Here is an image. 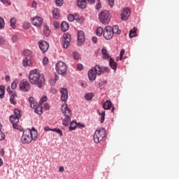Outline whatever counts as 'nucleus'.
<instances>
[{
    "mask_svg": "<svg viewBox=\"0 0 179 179\" xmlns=\"http://www.w3.org/2000/svg\"><path fill=\"white\" fill-rule=\"evenodd\" d=\"M23 54H24V55L25 57H27V58H30V59H31V58L33 57V52H32V51L30 50H28V49L24 50L23 51Z\"/></svg>",
    "mask_w": 179,
    "mask_h": 179,
    "instance_id": "b1692460",
    "label": "nucleus"
},
{
    "mask_svg": "<svg viewBox=\"0 0 179 179\" xmlns=\"http://www.w3.org/2000/svg\"><path fill=\"white\" fill-rule=\"evenodd\" d=\"M50 92H52V94H55L57 92V90H56V88H50Z\"/></svg>",
    "mask_w": 179,
    "mask_h": 179,
    "instance_id": "5fc2aeb1",
    "label": "nucleus"
},
{
    "mask_svg": "<svg viewBox=\"0 0 179 179\" xmlns=\"http://www.w3.org/2000/svg\"><path fill=\"white\" fill-rule=\"evenodd\" d=\"M98 114L101 115V123H103L105 120V116H106V112H101L100 110H98Z\"/></svg>",
    "mask_w": 179,
    "mask_h": 179,
    "instance_id": "72a5a7b5",
    "label": "nucleus"
},
{
    "mask_svg": "<svg viewBox=\"0 0 179 179\" xmlns=\"http://www.w3.org/2000/svg\"><path fill=\"white\" fill-rule=\"evenodd\" d=\"M43 64H44V65H47L48 64V57H45L43 58Z\"/></svg>",
    "mask_w": 179,
    "mask_h": 179,
    "instance_id": "864d4df0",
    "label": "nucleus"
},
{
    "mask_svg": "<svg viewBox=\"0 0 179 179\" xmlns=\"http://www.w3.org/2000/svg\"><path fill=\"white\" fill-rule=\"evenodd\" d=\"M114 36V33L113 31V27L111 26L105 27V29H103V38L106 40H110L113 38Z\"/></svg>",
    "mask_w": 179,
    "mask_h": 179,
    "instance_id": "6e6552de",
    "label": "nucleus"
},
{
    "mask_svg": "<svg viewBox=\"0 0 179 179\" xmlns=\"http://www.w3.org/2000/svg\"><path fill=\"white\" fill-rule=\"evenodd\" d=\"M108 2H109V6H110V8H113L115 4V0H108Z\"/></svg>",
    "mask_w": 179,
    "mask_h": 179,
    "instance_id": "8fccbe9b",
    "label": "nucleus"
},
{
    "mask_svg": "<svg viewBox=\"0 0 179 179\" xmlns=\"http://www.w3.org/2000/svg\"><path fill=\"white\" fill-rule=\"evenodd\" d=\"M14 113L15 115H12V116L10 117V121L13 124L14 129L22 131L23 129L18 124L20 118L21 117L20 110H19V109H15Z\"/></svg>",
    "mask_w": 179,
    "mask_h": 179,
    "instance_id": "7ed1b4c3",
    "label": "nucleus"
},
{
    "mask_svg": "<svg viewBox=\"0 0 179 179\" xmlns=\"http://www.w3.org/2000/svg\"><path fill=\"white\" fill-rule=\"evenodd\" d=\"M44 129L46 131H51L52 129H50V127H48V126H47L46 127H44Z\"/></svg>",
    "mask_w": 179,
    "mask_h": 179,
    "instance_id": "052dcab7",
    "label": "nucleus"
},
{
    "mask_svg": "<svg viewBox=\"0 0 179 179\" xmlns=\"http://www.w3.org/2000/svg\"><path fill=\"white\" fill-rule=\"evenodd\" d=\"M20 90L22 92H27L30 90L31 87L29 83L27 81V80H23L20 82V84L19 85Z\"/></svg>",
    "mask_w": 179,
    "mask_h": 179,
    "instance_id": "9d476101",
    "label": "nucleus"
},
{
    "mask_svg": "<svg viewBox=\"0 0 179 179\" xmlns=\"http://www.w3.org/2000/svg\"><path fill=\"white\" fill-rule=\"evenodd\" d=\"M73 16H74V20H79V15L78 14L76 13V14L73 15Z\"/></svg>",
    "mask_w": 179,
    "mask_h": 179,
    "instance_id": "13d9d810",
    "label": "nucleus"
},
{
    "mask_svg": "<svg viewBox=\"0 0 179 179\" xmlns=\"http://www.w3.org/2000/svg\"><path fill=\"white\" fill-rule=\"evenodd\" d=\"M96 75L97 74L93 67L88 71V78H90V80L94 81L96 78Z\"/></svg>",
    "mask_w": 179,
    "mask_h": 179,
    "instance_id": "dca6fc26",
    "label": "nucleus"
},
{
    "mask_svg": "<svg viewBox=\"0 0 179 179\" xmlns=\"http://www.w3.org/2000/svg\"><path fill=\"white\" fill-rule=\"evenodd\" d=\"M52 14L53 15V18L58 20L59 17V9L55 8L53 11H52Z\"/></svg>",
    "mask_w": 179,
    "mask_h": 179,
    "instance_id": "393cba45",
    "label": "nucleus"
},
{
    "mask_svg": "<svg viewBox=\"0 0 179 179\" xmlns=\"http://www.w3.org/2000/svg\"><path fill=\"white\" fill-rule=\"evenodd\" d=\"M77 69H78V71H82L83 69V65L82 64H78L77 65Z\"/></svg>",
    "mask_w": 179,
    "mask_h": 179,
    "instance_id": "603ef678",
    "label": "nucleus"
},
{
    "mask_svg": "<svg viewBox=\"0 0 179 179\" xmlns=\"http://www.w3.org/2000/svg\"><path fill=\"white\" fill-rule=\"evenodd\" d=\"M35 113L38 114L39 115L43 114V108L41 106H36V108L35 109Z\"/></svg>",
    "mask_w": 179,
    "mask_h": 179,
    "instance_id": "c9c22d12",
    "label": "nucleus"
},
{
    "mask_svg": "<svg viewBox=\"0 0 179 179\" xmlns=\"http://www.w3.org/2000/svg\"><path fill=\"white\" fill-rule=\"evenodd\" d=\"M106 137V131L105 129H99L95 131V134H94V142L95 143H99Z\"/></svg>",
    "mask_w": 179,
    "mask_h": 179,
    "instance_id": "39448f33",
    "label": "nucleus"
},
{
    "mask_svg": "<svg viewBox=\"0 0 179 179\" xmlns=\"http://www.w3.org/2000/svg\"><path fill=\"white\" fill-rule=\"evenodd\" d=\"M50 108V106L49 103H45V108L46 110H49Z\"/></svg>",
    "mask_w": 179,
    "mask_h": 179,
    "instance_id": "bf43d9fd",
    "label": "nucleus"
},
{
    "mask_svg": "<svg viewBox=\"0 0 179 179\" xmlns=\"http://www.w3.org/2000/svg\"><path fill=\"white\" fill-rule=\"evenodd\" d=\"M109 66H110V68H112V69L116 71L117 69V62H115L114 61V59L113 58H109Z\"/></svg>",
    "mask_w": 179,
    "mask_h": 179,
    "instance_id": "4be33fe9",
    "label": "nucleus"
},
{
    "mask_svg": "<svg viewBox=\"0 0 179 179\" xmlns=\"http://www.w3.org/2000/svg\"><path fill=\"white\" fill-rule=\"evenodd\" d=\"M92 69H94V70L95 71V73L98 76H101L106 72L109 73L110 71V69L108 67H106V66L101 67L98 64L95 65V67H92Z\"/></svg>",
    "mask_w": 179,
    "mask_h": 179,
    "instance_id": "1a4fd4ad",
    "label": "nucleus"
},
{
    "mask_svg": "<svg viewBox=\"0 0 179 179\" xmlns=\"http://www.w3.org/2000/svg\"><path fill=\"white\" fill-rule=\"evenodd\" d=\"M73 57H74V59L78 60L80 58V55L78 52H73Z\"/></svg>",
    "mask_w": 179,
    "mask_h": 179,
    "instance_id": "79ce46f5",
    "label": "nucleus"
},
{
    "mask_svg": "<svg viewBox=\"0 0 179 179\" xmlns=\"http://www.w3.org/2000/svg\"><path fill=\"white\" fill-rule=\"evenodd\" d=\"M77 127H78V123L76 122L73 121L71 122V123H70V127H69V131H72L75 130Z\"/></svg>",
    "mask_w": 179,
    "mask_h": 179,
    "instance_id": "cd10ccee",
    "label": "nucleus"
},
{
    "mask_svg": "<svg viewBox=\"0 0 179 179\" xmlns=\"http://www.w3.org/2000/svg\"><path fill=\"white\" fill-rule=\"evenodd\" d=\"M92 42H94V43H97V37L96 36H92Z\"/></svg>",
    "mask_w": 179,
    "mask_h": 179,
    "instance_id": "4d7b16f0",
    "label": "nucleus"
},
{
    "mask_svg": "<svg viewBox=\"0 0 179 179\" xmlns=\"http://www.w3.org/2000/svg\"><path fill=\"white\" fill-rule=\"evenodd\" d=\"M59 171L64 172V168L63 166H60V168H59Z\"/></svg>",
    "mask_w": 179,
    "mask_h": 179,
    "instance_id": "0e129e2a",
    "label": "nucleus"
},
{
    "mask_svg": "<svg viewBox=\"0 0 179 179\" xmlns=\"http://www.w3.org/2000/svg\"><path fill=\"white\" fill-rule=\"evenodd\" d=\"M111 20V15L108 10H102L99 14V21L101 23L106 25Z\"/></svg>",
    "mask_w": 179,
    "mask_h": 179,
    "instance_id": "423d86ee",
    "label": "nucleus"
},
{
    "mask_svg": "<svg viewBox=\"0 0 179 179\" xmlns=\"http://www.w3.org/2000/svg\"><path fill=\"white\" fill-rule=\"evenodd\" d=\"M29 101L32 108L35 109L37 107V102L35 101L34 98L30 96V98H29Z\"/></svg>",
    "mask_w": 179,
    "mask_h": 179,
    "instance_id": "5701e85b",
    "label": "nucleus"
},
{
    "mask_svg": "<svg viewBox=\"0 0 179 179\" xmlns=\"http://www.w3.org/2000/svg\"><path fill=\"white\" fill-rule=\"evenodd\" d=\"M77 6H78L81 9H85L87 7L86 0H78L77 1Z\"/></svg>",
    "mask_w": 179,
    "mask_h": 179,
    "instance_id": "a211bd4d",
    "label": "nucleus"
},
{
    "mask_svg": "<svg viewBox=\"0 0 179 179\" xmlns=\"http://www.w3.org/2000/svg\"><path fill=\"white\" fill-rule=\"evenodd\" d=\"M55 2L57 6H62L63 5V0H55Z\"/></svg>",
    "mask_w": 179,
    "mask_h": 179,
    "instance_id": "a18cd8bd",
    "label": "nucleus"
},
{
    "mask_svg": "<svg viewBox=\"0 0 179 179\" xmlns=\"http://www.w3.org/2000/svg\"><path fill=\"white\" fill-rule=\"evenodd\" d=\"M6 91H7L9 94H12V93H13V92L10 90V87H7Z\"/></svg>",
    "mask_w": 179,
    "mask_h": 179,
    "instance_id": "e2e57ef3",
    "label": "nucleus"
},
{
    "mask_svg": "<svg viewBox=\"0 0 179 179\" xmlns=\"http://www.w3.org/2000/svg\"><path fill=\"white\" fill-rule=\"evenodd\" d=\"M101 52L102 58H103V59H108L110 58V55L108 53V51L106 48H103Z\"/></svg>",
    "mask_w": 179,
    "mask_h": 179,
    "instance_id": "6ab92c4d",
    "label": "nucleus"
},
{
    "mask_svg": "<svg viewBox=\"0 0 179 179\" xmlns=\"http://www.w3.org/2000/svg\"><path fill=\"white\" fill-rule=\"evenodd\" d=\"M85 33L82 30L78 31L77 43L78 44V45H82V44L85 42Z\"/></svg>",
    "mask_w": 179,
    "mask_h": 179,
    "instance_id": "4468645a",
    "label": "nucleus"
},
{
    "mask_svg": "<svg viewBox=\"0 0 179 179\" xmlns=\"http://www.w3.org/2000/svg\"><path fill=\"white\" fill-rule=\"evenodd\" d=\"M59 76H55V78H50V80H49V83H50V85L55 86V83H57V80H59Z\"/></svg>",
    "mask_w": 179,
    "mask_h": 179,
    "instance_id": "bb28decb",
    "label": "nucleus"
},
{
    "mask_svg": "<svg viewBox=\"0 0 179 179\" xmlns=\"http://www.w3.org/2000/svg\"><path fill=\"white\" fill-rule=\"evenodd\" d=\"M60 93H62V101L66 102L68 100V91L66 88H61Z\"/></svg>",
    "mask_w": 179,
    "mask_h": 179,
    "instance_id": "f3484780",
    "label": "nucleus"
},
{
    "mask_svg": "<svg viewBox=\"0 0 179 179\" xmlns=\"http://www.w3.org/2000/svg\"><path fill=\"white\" fill-rule=\"evenodd\" d=\"M66 70H67V66L64 62L59 61L57 64H56V71H57L59 74L65 75L66 73Z\"/></svg>",
    "mask_w": 179,
    "mask_h": 179,
    "instance_id": "0eeeda50",
    "label": "nucleus"
},
{
    "mask_svg": "<svg viewBox=\"0 0 179 179\" xmlns=\"http://www.w3.org/2000/svg\"><path fill=\"white\" fill-rule=\"evenodd\" d=\"M103 33V29L101 27H98V29H96V36H101Z\"/></svg>",
    "mask_w": 179,
    "mask_h": 179,
    "instance_id": "473e14b6",
    "label": "nucleus"
},
{
    "mask_svg": "<svg viewBox=\"0 0 179 179\" xmlns=\"http://www.w3.org/2000/svg\"><path fill=\"white\" fill-rule=\"evenodd\" d=\"M1 2L3 3H4V4H6V3H9V0H1Z\"/></svg>",
    "mask_w": 179,
    "mask_h": 179,
    "instance_id": "680f3d73",
    "label": "nucleus"
},
{
    "mask_svg": "<svg viewBox=\"0 0 179 179\" xmlns=\"http://www.w3.org/2000/svg\"><path fill=\"white\" fill-rule=\"evenodd\" d=\"M47 100H48L47 96H43L42 99H41V101L42 103H43V102L47 101Z\"/></svg>",
    "mask_w": 179,
    "mask_h": 179,
    "instance_id": "6e6d98bb",
    "label": "nucleus"
},
{
    "mask_svg": "<svg viewBox=\"0 0 179 179\" xmlns=\"http://www.w3.org/2000/svg\"><path fill=\"white\" fill-rule=\"evenodd\" d=\"M18 83H19L18 80H15V81H13V83H12V84H11V89L13 90H15L17 88Z\"/></svg>",
    "mask_w": 179,
    "mask_h": 179,
    "instance_id": "4c0bfd02",
    "label": "nucleus"
},
{
    "mask_svg": "<svg viewBox=\"0 0 179 179\" xmlns=\"http://www.w3.org/2000/svg\"><path fill=\"white\" fill-rule=\"evenodd\" d=\"M5 21L2 17H0V29H4Z\"/></svg>",
    "mask_w": 179,
    "mask_h": 179,
    "instance_id": "a19ab883",
    "label": "nucleus"
},
{
    "mask_svg": "<svg viewBox=\"0 0 179 179\" xmlns=\"http://www.w3.org/2000/svg\"><path fill=\"white\" fill-rule=\"evenodd\" d=\"M67 20H69V21L70 22H73L75 20V17L73 15H69V16L67 17Z\"/></svg>",
    "mask_w": 179,
    "mask_h": 179,
    "instance_id": "de8ad7c7",
    "label": "nucleus"
},
{
    "mask_svg": "<svg viewBox=\"0 0 179 179\" xmlns=\"http://www.w3.org/2000/svg\"><path fill=\"white\" fill-rule=\"evenodd\" d=\"M136 31H137V27H133V29H131L129 31V38H132L136 37L137 36Z\"/></svg>",
    "mask_w": 179,
    "mask_h": 179,
    "instance_id": "aec40b11",
    "label": "nucleus"
},
{
    "mask_svg": "<svg viewBox=\"0 0 179 179\" xmlns=\"http://www.w3.org/2000/svg\"><path fill=\"white\" fill-rule=\"evenodd\" d=\"M69 28V24L68 22L63 21L62 22V31L66 32Z\"/></svg>",
    "mask_w": 179,
    "mask_h": 179,
    "instance_id": "a878e982",
    "label": "nucleus"
},
{
    "mask_svg": "<svg viewBox=\"0 0 179 179\" xmlns=\"http://www.w3.org/2000/svg\"><path fill=\"white\" fill-rule=\"evenodd\" d=\"M130 15H131V10L129 8H123L120 14L121 20L123 21H127Z\"/></svg>",
    "mask_w": 179,
    "mask_h": 179,
    "instance_id": "9b49d317",
    "label": "nucleus"
},
{
    "mask_svg": "<svg viewBox=\"0 0 179 179\" xmlns=\"http://www.w3.org/2000/svg\"><path fill=\"white\" fill-rule=\"evenodd\" d=\"M124 54H125V50L124 49H122L120 52V60L122 59Z\"/></svg>",
    "mask_w": 179,
    "mask_h": 179,
    "instance_id": "c03bdc74",
    "label": "nucleus"
},
{
    "mask_svg": "<svg viewBox=\"0 0 179 179\" xmlns=\"http://www.w3.org/2000/svg\"><path fill=\"white\" fill-rule=\"evenodd\" d=\"M30 27H31L30 23L27 22H24L23 24V27L24 29H29L30 28Z\"/></svg>",
    "mask_w": 179,
    "mask_h": 179,
    "instance_id": "37998d69",
    "label": "nucleus"
},
{
    "mask_svg": "<svg viewBox=\"0 0 179 179\" xmlns=\"http://www.w3.org/2000/svg\"><path fill=\"white\" fill-rule=\"evenodd\" d=\"M29 80L32 85H36L39 88L43 87L45 82L44 74L41 73L37 69H33L29 72Z\"/></svg>",
    "mask_w": 179,
    "mask_h": 179,
    "instance_id": "f257e3e1",
    "label": "nucleus"
},
{
    "mask_svg": "<svg viewBox=\"0 0 179 179\" xmlns=\"http://www.w3.org/2000/svg\"><path fill=\"white\" fill-rule=\"evenodd\" d=\"M10 77H9V76H7L6 77V82L10 81Z\"/></svg>",
    "mask_w": 179,
    "mask_h": 179,
    "instance_id": "338daca9",
    "label": "nucleus"
},
{
    "mask_svg": "<svg viewBox=\"0 0 179 179\" xmlns=\"http://www.w3.org/2000/svg\"><path fill=\"white\" fill-rule=\"evenodd\" d=\"M111 107H112V103L110 101H106V102L103 103V109L105 110H109L111 108Z\"/></svg>",
    "mask_w": 179,
    "mask_h": 179,
    "instance_id": "c756f323",
    "label": "nucleus"
},
{
    "mask_svg": "<svg viewBox=\"0 0 179 179\" xmlns=\"http://www.w3.org/2000/svg\"><path fill=\"white\" fill-rule=\"evenodd\" d=\"M51 31L49 29V27L47 25L44 26V29H43V34L46 36L48 37L50 36Z\"/></svg>",
    "mask_w": 179,
    "mask_h": 179,
    "instance_id": "c85d7f7f",
    "label": "nucleus"
},
{
    "mask_svg": "<svg viewBox=\"0 0 179 179\" xmlns=\"http://www.w3.org/2000/svg\"><path fill=\"white\" fill-rule=\"evenodd\" d=\"M15 24H16V19H15V17H12L10 19V27L13 29H15V27H16Z\"/></svg>",
    "mask_w": 179,
    "mask_h": 179,
    "instance_id": "e433bc0d",
    "label": "nucleus"
},
{
    "mask_svg": "<svg viewBox=\"0 0 179 179\" xmlns=\"http://www.w3.org/2000/svg\"><path fill=\"white\" fill-rule=\"evenodd\" d=\"M84 97L85 98V100L91 101L93 98V94H92L91 92L90 94H85V96Z\"/></svg>",
    "mask_w": 179,
    "mask_h": 179,
    "instance_id": "ea45409f",
    "label": "nucleus"
},
{
    "mask_svg": "<svg viewBox=\"0 0 179 179\" xmlns=\"http://www.w3.org/2000/svg\"><path fill=\"white\" fill-rule=\"evenodd\" d=\"M62 111L64 115V118L63 119L62 123L64 126H68L71 122V117L72 116L71 110L69 109V108H67V105H63L62 106Z\"/></svg>",
    "mask_w": 179,
    "mask_h": 179,
    "instance_id": "20e7f679",
    "label": "nucleus"
},
{
    "mask_svg": "<svg viewBox=\"0 0 179 179\" xmlns=\"http://www.w3.org/2000/svg\"><path fill=\"white\" fill-rule=\"evenodd\" d=\"M17 96V95L16 92H14L13 94H12V95L10 98V101L12 104L15 105L17 103L15 101V98Z\"/></svg>",
    "mask_w": 179,
    "mask_h": 179,
    "instance_id": "2f4dec72",
    "label": "nucleus"
},
{
    "mask_svg": "<svg viewBox=\"0 0 179 179\" xmlns=\"http://www.w3.org/2000/svg\"><path fill=\"white\" fill-rule=\"evenodd\" d=\"M5 94V87L3 85L0 86V99H3L4 97Z\"/></svg>",
    "mask_w": 179,
    "mask_h": 179,
    "instance_id": "f704fd0d",
    "label": "nucleus"
},
{
    "mask_svg": "<svg viewBox=\"0 0 179 179\" xmlns=\"http://www.w3.org/2000/svg\"><path fill=\"white\" fill-rule=\"evenodd\" d=\"M39 48L43 52H46L49 48V43L45 41H39Z\"/></svg>",
    "mask_w": 179,
    "mask_h": 179,
    "instance_id": "ddd939ff",
    "label": "nucleus"
},
{
    "mask_svg": "<svg viewBox=\"0 0 179 179\" xmlns=\"http://www.w3.org/2000/svg\"><path fill=\"white\" fill-rule=\"evenodd\" d=\"M12 39H13V41L14 43H16L18 41V37L16 36V35H14L13 37H12Z\"/></svg>",
    "mask_w": 179,
    "mask_h": 179,
    "instance_id": "3c124183",
    "label": "nucleus"
},
{
    "mask_svg": "<svg viewBox=\"0 0 179 179\" xmlns=\"http://www.w3.org/2000/svg\"><path fill=\"white\" fill-rule=\"evenodd\" d=\"M112 31H113V34H120L121 33V30L119 29L117 25H113V27H112Z\"/></svg>",
    "mask_w": 179,
    "mask_h": 179,
    "instance_id": "7c9ffc66",
    "label": "nucleus"
},
{
    "mask_svg": "<svg viewBox=\"0 0 179 179\" xmlns=\"http://www.w3.org/2000/svg\"><path fill=\"white\" fill-rule=\"evenodd\" d=\"M50 131L59 134V135H60V136H63V133H62L61 129H56V128H55V129H50Z\"/></svg>",
    "mask_w": 179,
    "mask_h": 179,
    "instance_id": "58836bf2",
    "label": "nucleus"
},
{
    "mask_svg": "<svg viewBox=\"0 0 179 179\" xmlns=\"http://www.w3.org/2000/svg\"><path fill=\"white\" fill-rule=\"evenodd\" d=\"M4 43V39L0 37V44Z\"/></svg>",
    "mask_w": 179,
    "mask_h": 179,
    "instance_id": "774afa93",
    "label": "nucleus"
},
{
    "mask_svg": "<svg viewBox=\"0 0 179 179\" xmlns=\"http://www.w3.org/2000/svg\"><path fill=\"white\" fill-rule=\"evenodd\" d=\"M32 62L31 60V58L26 57L24 60L23 61V66L24 67L31 66Z\"/></svg>",
    "mask_w": 179,
    "mask_h": 179,
    "instance_id": "412c9836",
    "label": "nucleus"
},
{
    "mask_svg": "<svg viewBox=\"0 0 179 179\" xmlns=\"http://www.w3.org/2000/svg\"><path fill=\"white\" fill-rule=\"evenodd\" d=\"M38 138V131L35 129L32 130H25L23 132V135L21 138V141L24 144H29L31 143L32 141H36Z\"/></svg>",
    "mask_w": 179,
    "mask_h": 179,
    "instance_id": "f03ea898",
    "label": "nucleus"
},
{
    "mask_svg": "<svg viewBox=\"0 0 179 179\" xmlns=\"http://www.w3.org/2000/svg\"><path fill=\"white\" fill-rule=\"evenodd\" d=\"M6 138V136L3 131L0 129V141H3Z\"/></svg>",
    "mask_w": 179,
    "mask_h": 179,
    "instance_id": "49530a36",
    "label": "nucleus"
},
{
    "mask_svg": "<svg viewBox=\"0 0 179 179\" xmlns=\"http://www.w3.org/2000/svg\"><path fill=\"white\" fill-rule=\"evenodd\" d=\"M36 6H37V3H36V1H34L33 3H32V6H33L34 8H36Z\"/></svg>",
    "mask_w": 179,
    "mask_h": 179,
    "instance_id": "69168bd1",
    "label": "nucleus"
},
{
    "mask_svg": "<svg viewBox=\"0 0 179 179\" xmlns=\"http://www.w3.org/2000/svg\"><path fill=\"white\" fill-rule=\"evenodd\" d=\"M98 1V4H96V10H99L101 8V2L100 0H96Z\"/></svg>",
    "mask_w": 179,
    "mask_h": 179,
    "instance_id": "09e8293b",
    "label": "nucleus"
},
{
    "mask_svg": "<svg viewBox=\"0 0 179 179\" xmlns=\"http://www.w3.org/2000/svg\"><path fill=\"white\" fill-rule=\"evenodd\" d=\"M63 48L67 49L71 42V35L69 34H63Z\"/></svg>",
    "mask_w": 179,
    "mask_h": 179,
    "instance_id": "f8f14e48",
    "label": "nucleus"
},
{
    "mask_svg": "<svg viewBox=\"0 0 179 179\" xmlns=\"http://www.w3.org/2000/svg\"><path fill=\"white\" fill-rule=\"evenodd\" d=\"M43 22V19L38 16L34 17L32 20L33 25L37 27H40L42 25Z\"/></svg>",
    "mask_w": 179,
    "mask_h": 179,
    "instance_id": "2eb2a0df",
    "label": "nucleus"
}]
</instances>
